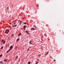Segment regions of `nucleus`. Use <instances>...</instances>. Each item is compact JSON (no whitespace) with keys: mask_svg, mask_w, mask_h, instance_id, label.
<instances>
[{"mask_svg":"<svg viewBox=\"0 0 64 64\" xmlns=\"http://www.w3.org/2000/svg\"><path fill=\"white\" fill-rule=\"evenodd\" d=\"M11 50V48H10L9 50H8L7 52H6V53H8V52H9V51H10V50Z\"/></svg>","mask_w":64,"mask_h":64,"instance_id":"f257e3e1","label":"nucleus"},{"mask_svg":"<svg viewBox=\"0 0 64 64\" xmlns=\"http://www.w3.org/2000/svg\"><path fill=\"white\" fill-rule=\"evenodd\" d=\"M35 30V28H32L31 29V30Z\"/></svg>","mask_w":64,"mask_h":64,"instance_id":"f03ea898","label":"nucleus"},{"mask_svg":"<svg viewBox=\"0 0 64 64\" xmlns=\"http://www.w3.org/2000/svg\"><path fill=\"white\" fill-rule=\"evenodd\" d=\"M30 44H32V41H30Z\"/></svg>","mask_w":64,"mask_h":64,"instance_id":"7ed1b4c3","label":"nucleus"},{"mask_svg":"<svg viewBox=\"0 0 64 64\" xmlns=\"http://www.w3.org/2000/svg\"><path fill=\"white\" fill-rule=\"evenodd\" d=\"M6 42V41L5 40H4V42H3L4 44H5V43Z\"/></svg>","mask_w":64,"mask_h":64,"instance_id":"20e7f679","label":"nucleus"},{"mask_svg":"<svg viewBox=\"0 0 64 64\" xmlns=\"http://www.w3.org/2000/svg\"><path fill=\"white\" fill-rule=\"evenodd\" d=\"M17 26L16 24L15 26H12L13 27H16Z\"/></svg>","mask_w":64,"mask_h":64,"instance_id":"39448f33","label":"nucleus"},{"mask_svg":"<svg viewBox=\"0 0 64 64\" xmlns=\"http://www.w3.org/2000/svg\"><path fill=\"white\" fill-rule=\"evenodd\" d=\"M13 48V46H11L10 47V48Z\"/></svg>","mask_w":64,"mask_h":64,"instance_id":"423d86ee","label":"nucleus"},{"mask_svg":"<svg viewBox=\"0 0 64 64\" xmlns=\"http://www.w3.org/2000/svg\"><path fill=\"white\" fill-rule=\"evenodd\" d=\"M5 33L6 34H8V32H7L6 31H5Z\"/></svg>","mask_w":64,"mask_h":64,"instance_id":"0eeeda50","label":"nucleus"},{"mask_svg":"<svg viewBox=\"0 0 64 64\" xmlns=\"http://www.w3.org/2000/svg\"><path fill=\"white\" fill-rule=\"evenodd\" d=\"M19 38H18V39L17 40V42H18V41H19Z\"/></svg>","mask_w":64,"mask_h":64,"instance_id":"6e6552de","label":"nucleus"},{"mask_svg":"<svg viewBox=\"0 0 64 64\" xmlns=\"http://www.w3.org/2000/svg\"><path fill=\"white\" fill-rule=\"evenodd\" d=\"M0 63H2V64H3V62H2V61H0Z\"/></svg>","mask_w":64,"mask_h":64,"instance_id":"1a4fd4ad","label":"nucleus"},{"mask_svg":"<svg viewBox=\"0 0 64 64\" xmlns=\"http://www.w3.org/2000/svg\"><path fill=\"white\" fill-rule=\"evenodd\" d=\"M21 33H20L18 35L19 36H21Z\"/></svg>","mask_w":64,"mask_h":64,"instance_id":"9d476101","label":"nucleus"},{"mask_svg":"<svg viewBox=\"0 0 64 64\" xmlns=\"http://www.w3.org/2000/svg\"><path fill=\"white\" fill-rule=\"evenodd\" d=\"M4 41V40H2L1 42H3Z\"/></svg>","mask_w":64,"mask_h":64,"instance_id":"9b49d317","label":"nucleus"},{"mask_svg":"<svg viewBox=\"0 0 64 64\" xmlns=\"http://www.w3.org/2000/svg\"><path fill=\"white\" fill-rule=\"evenodd\" d=\"M28 64H30V63H31V62H28Z\"/></svg>","mask_w":64,"mask_h":64,"instance_id":"f8f14e48","label":"nucleus"},{"mask_svg":"<svg viewBox=\"0 0 64 64\" xmlns=\"http://www.w3.org/2000/svg\"><path fill=\"white\" fill-rule=\"evenodd\" d=\"M7 60L6 59V60H4V61L5 62H6V61H7Z\"/></svg>","mask_w":64,"mask_h":64,"instance_id":"ddd939ff","label":"nucleus"},{"mask_svg":"<svg viewBox=\"0 0 64 64\" xmlns=\"http://www.w3.org/2000/svg\"><path fill=\"white\" fill-rule=\"evenodd\" d=\"M26 26H24V28H26Z\"/></svg>","mask_w":64,"mask_h":64,"instance_id":"4468645a","label":"nucleus"},{"mask_svg":"<svg viewBox=\"0 0 64 64\" xmlns=\"http://www.w3.org/2000/svg\"><path fill=\"white\" fill-rule=\"evenodd\" d=\"M48 53H49V52H47L46 54V55H47V54H48Z\"/></svg>","mask_w":64,"mask_h":64,"instance_id":"2eb2a0df","label":"nucleus"},{"mask_svg":"<svg viewBox=\"0 0 64 64\" xmlns=\"http://www.w3.org/2000/svg\"><path fill=\"white\" fill-rule=\"evenodd\" d=\"M6 31H8V32H9V30H7V29H6Z\"/></svg>","mask_w":64,"mask_h":64,"instance_id":"dca6fc26","label":"nucleus"},{"mask_svg":"<svg viewBox=\"0 0 64 64\" xmlns=\"http://www.w3.org/2000/svg\"><path fill=\"white\" fill-rule=\"evenodd\" d=\"M21 23H22V21H20V24L21 25Z\"/></svg>","mask_w":64,"mask_h":64,"instance_id":"f3484780","label":"nucleus"},{"mask_svg":"<svg viewBox=\"0 0 64 64\" xmlns=\"http://www.w3.org/2000/svg\"><path fill=\"white\" fill-rule=\"evenodd\" d=\"M26 33H27L28 32V31H27V30H26Z\"/></svg>","mask_w":64,"mask_h":64,"instance_id":"a211bd4d","label":"nucleus"},{"mask_svg":"<svg viewBox=\"0 0 64 64\" xmlns=\"http://www.w3.org/2000/svg\"><path fill=\"white\" fill-rule=\"evenodd\" d=\"M44 35L45 36H46V37H47V35H46V34H44Z\"/></svg>","mask_w":64,"mask_h":64,"instance_id":"6ab92c4d","label":"nucleus"},{"mask_svg":"<svg viewBox=\"0 0 64 64\" xmlns=\"http://www.w3.org/2000/svg\"><path fill=\"white\" fill-rule=\"evenodd\" d=\"M18 58V56H17L16 57V59H17Z\"/></svg>","mask_w":64,"mask_h":64,"instance_id":"aec40b11","label":"nucleus"},{"mask_svg":"<svg viewBox=\"0 0 64 64\" xmlns=\"http://www.w3.org/2000/svg\"><path fill=\"white\" fill-rule=\"evenodd\" d=\"M2 55L1 54L0 55V57H2Z\"/></svg>","mask_w":64,"mask_h":64,"instance_id":"412c9836","label":"nucleus"},{"mask_svg":"<svg viewBox=\"0 0 64 64\" xmlns=\"http://www.w3.org/2000/svg\"><path fill=\"white\" fill-rule=\"evenodd\" d=\"M14 34H12V36H14Z\"/></svg>","mask_w":64,"mask_h":64,"instance_id":"4be33fe9","label":"nucleus"},{"mask_svg":"<svg viewBox=\"0 0 64 64\" xmlns=\"http://www.w3.org/2000/svg\"><path fill=\"white\" fill-rule=\"evenodd\" d=\"M26 24V22H25L24 23V24Z\"/></svg>","mask_w":64,"mask_h":64,"instance_id":"5701e85b","label":"nucleus"},{"mask_svg":"<svg viewBox=\"0 0 64 64\" xmlns=\"http://www.w3.org/2000/svg\"><path fill=\"white\" fill-rule=\"evenodd\" d=\"M36 64H38V62H36Z\"/></svg>","mask_w":64,"mask_h":64,"instance_id":"b1692460","label":"nucleus"},{"mask_svg":"<svg viewBox=\"0 0 64 64\" xmlns=\"http://www.w3.org/2000/svg\"><path fill=\"white\" fill-rule=\"evenodd\" d=\"M3 48V47L2 46V48Z\"/></svg>","mask_w":64,"mask_h":64,"instance_id":"393cba45","label":"nucleus"},{"mask_svg":"<svg viewBox=\"0 0 64 64\" xmlns=\"http://www.w3.org/2000/svg\"><path fill=\"white\" fill-rule=\"evenodd\" d=\"M29 50V48H28V49L27 50V51H28Z\"/></svg>","mask_w":64,"mask_h":64,"instance_id":"a878e982","label":"nucleus"},{"mask_svg":"<svg viewBox=\"0 0 64 64\" xmlns=\"http://www.w3.org/2000/svg\"><path fill=\"white\" fill-rule=\"evenodd\" d=\"M36 6H37V7H38V5H37Z\"/></svg>","mask_w":64,"mask_h":64,"instance_id":"bb28decb","label":"nucleus"},{"mask_svg":"<svg viewBox=\"0 0 64 64\" xmlns=\"http://www.w3.org/2000/svg\"><path fill=\"white\" fill-rule=\"evenodd\" d=\"M28 34H29V32H28Z\"/></svg>","mask_w":64,"mask_h":64,"instance_id":"cd10ccee","label":"nucleus"},{"mask_svg":"<svg viewBox=\"0 0 64 64\" xmlns=\"http://www.w3.org/2000/svg\"><path fill=\"white\" fill-rule=\"evenodd\" d=\"M55 60H54V62H55Z\"/></svg>","mask_w":64,"mask_h":64,"instance_id":"c85d7f7f","label":"nucleus"},{"mask_svg":"<svg viewBox=\"0 0 64 64\" xmlns=\"http://www.w3.org/2000/svg\"><path fill=\"white\" fill-rule=\"evenodd\" d=\"M15 23H14V25H15Z\"/></svg>","mask_w":64,"mask_h":64,"instance_id":"c756f323","label":"nucleus"},{"mask_svg":"<svg viewBox=\"0 0 64 64\" xmlns=\"http://www.w3.org/2000/svg\"><path fill=\"white\" fill-rule=\"evenodd\" d=\"M8 9H9V8L8 7L7 8Z\"/></svg>","mask_w":64,"mask_h":64,"instance_id":"7c9ffc66","label":"nucleus"},{"mask_svg":"<svg viewBox=\"0 0 64 64\" xmlns=\"http://www.w3.org/2000/svg\"><path fill=\"white\" fill-rule=\"evenodd\" d=\"M10 24V25H11V24Z\"/></svg>","mask_w":64,"mask_h":64,"instance_id":"2f4dec72","label":"nucleus"},{"mask_svg":"<svg viewBox=\"0 0 64 64\" xmlns=\"http://www.w3.org/2000/svg\"><path fill=\"white\" fill-rule=\"evenodd\" d=\"M28 32H27V34H28Z\"/></svg>","mask_w":64,"mask_h":64,"instance_id":"473e14b6","label":"nucleus"},{"mask_svg":"<svg viewBox=\"0 0 64 64\" xmlns=\"http://www.w3.org/2000/svg\"><path fill=\"white\" fill-rule=\"evenodd\" d=\"M42 38H43V36H42Z\"/></svg>","mask_w":64,"mask_h":64,"instance_id":"72a5a7b5","label":"nucleus"}]
</instances>
